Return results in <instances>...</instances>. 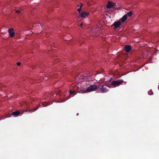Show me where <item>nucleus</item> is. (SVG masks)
<instances>
[{
	"label": "nucleus",
	"instance_id": "a211bd4d",
	"mask_svg": "<svg viewBox=\"0 0 159 159\" xmlns=\"http://www.w3.org/2000/svg\"><path fill=\"white\" fill-rule=\"evenodd\" d=\"M148 93L149 95H152L153 94V92L151 91H148Z\"/></svg>",
	"mask_w": 159,
	"mask_h": 159
},
{
	"label": "nucleus",
	"instance_id": "5701e85b",
	"mask_svg": "<svg viewBox=\"0 0 159 159\" xmlns=\"http://www.w3.org/2000/svg\"><path fill=\"white\" fill-rule=\"evenodd\" d=\"M55 95V93L53 95V96L54 97V96Z\"/></svg>",
	"mask_w": 159,
	"mask_h": 159
},
{
	"label": "nucleus",
	"instance_id": "7ed1b4c3",
	"mask_svg": "<svg viewBox=\"0 0 159 159\" xmlns=\"http://www.w3.org/2000/svg\"><path fill=\"white\" fill-rule=\"evenodd\" d=\"M97 86L96 85H91L87 89L86 91L87 92L94 91L97 89Z\"/></svg>",
	"mask_w": 159,
	"mask_h": 159
},
{
	"label": "nucleus",
	"instance_id": "f03ea898",
	"mask_svg": "<svg viewBox=\"0 0 159 159\" xmlns=\"http://www.w3.org/2000/svg\"><path fill=\"white\" fill-rule=\"evenodd\" d=\"M99 87L100 90L101 92L102 93H106L109 90V89L103 85V84H100Z\"/></svg>",
	"mask_w": 159,
	"mask_h": 159
},
{
	"label": "nucleus",
	"instance_id": "ddd939ff",
	"mask_svg": "<svg viewBox=\"0 0 159 159\" xmlns=\"http://www.w3.org/2000/svg\"><path fill=\"white\" fill-rule=\"evenodd\" d=\"M42 105L44 107H46L49 105V103L46 102H43L42 103Z\"/></svg>",
	"mask_w": 159,
	"mask_h": 159
},
{
	"label": "nucleus",
	"instance_id": "4468645a",
	"mask_svg": "<svg viewBox=\"0 0 159 159\" xmlns=\"http://www.w3.org/2000/svg\"><path fill=\"white\" fill-rule=\"evenodd\" d=\"M69 92L70 94L75 95L76 94V92L75 91L70 90Z\"/></svg>",
	"mask_w": 159,
	"mask_h": 159
},
{
	"label": "nucleus",
	"instance_id": "412c9836",
	"mask_svg": "<svg viewBox=\"0 0 159 159\" xmlns=\"http://www.w3.org/2000/svg\"><path fill=\"white\" fill-rule=\"evenodd\" d=\"M45 80H47L48 79V78L47 77H46V78H44Z\"/></svg>",
	"mask_w": 159,
	"mask_h": 159
},
{
	"label": "nucleus",
	"instance_id": "aec40b11",
	"mask_svg": "<svg viewBox=\"0 0 159 159\" xmlns=\"http://www.w3.org/2000/svg\"><path fill=\"white\" fill-rule=\"evenodd\" d=\"M83 23H81L80 25V27H82V26H83Z\"/></svg>",
	"mask_w": 159,
	"mask_h": 159
},
{
	"label": "nucleus",
	"instance_id": "2eb2a0df",
	"mask_svg": "<svg viewBox=\"0 0 159 159\" xmlns=\"http://www.w3.org/2000/svg\"><path fill=\"white\" fill-rule=\"evenodd\" d=\"M133 14V12L132 11H130L129 12H128L127 13V14L126 15L127 16H131Z\"/></svg>",
	"mask_w": 159,
	"mask_h": 159
},
{
	"label": "nucleus",
	"instance_id": "6ab92c4d",
	"mask_svg": "<svg viewBox=\"0 0 159 159\" xmlns=\"http://www.w3.org/2000/svg\"><path fill=\"white\" fill-rule=\"evenodd\" d=\"M16 64L18 66H20L21 65V63L20 62H17Z\"/></svg>",
	"mask_w": 159,
	"mask_h": 159
},
{
	"label": "nucleus",
	"instance_id": "423d86ee",
	"mask_svg": "<svg viewBox=\"0 0 159 159\" xmlns=\"http://www.w3.org/2000/svg\"><path fill=\"white\" fill-rule=\"evenodd\" d=\"M112 78H111V79L109 80V81H106L104 83V85L105 86L108 87L109 88H112V85L111 84V83L110 84V82Z\"/></svg>",
	"mask_w": 159,
	"mask_h": 159
},
{
	"label": "nucleus",
	"instance_id": "1a4fd4ad",
	"mask_svg": "<svg viewBox=\"0 0 159 159\" xmlns=\"http://www.w3.org/2000/svg\"><path fill=\"white\" fill-rule=\"evenodd\" d=\"M131 49V48L130 45H126L125 46L124 49L126 52H129Z\"/></svg>",
	"mask_w": 159,
	"mask_h": 159
},
{
	"label": "nucleus",
	"instance_id": "6e6552de",
	"mask_svg": "<svg viewBox=\"0 0 159 159\" xmlns=\"http://www.w3.org/2000/svg\"><path fill=\"white\" fill-rule=\"evenodd\" d=\"M41 105H39L38 106L34 107V108L32 110H30L29 109H26L25 111H24V112L25 111H26V112H27V111L30 112V111H32L33 112L35 111L38 109L39 108V107H41Z\"/></svg>",
	"mask_w": 159,
	"mask_h": 159
},
{
	"label": "nucleus",
	"instance_id": "9d476101",
	"mask_svg": "<svg viewBox=\"0 0 159 159\" xmlns=\"http://www.w3.org/2000/svg\"><path fill=\"white\" fill-rule=\"evenodd\" d=\"M89 13L87 12H83L80 14V16L83 18H85L88 16Z\"/></svg>",
	"mask_w": 159,
	"mask_h": 159
},
{
	"label": "nucleus",
	"instance_id": "f8f14e48",
	"mask_svg": "<svg viewBox=\"0 0 159 159\" xmlns=\"http://www.w3.org/2000/svg\"><path fill=\"white\" fill-rule=\"evenodd\" d=\"M127 18V15H125L121 19V20L122 22H124L126 20Z\"/></svg>",
	"mask_w": 159,
	"mask_h": 159
},
{
	"label": "nucleus",
	"instance_id": "20e7f679",
	"mask_svg": "<svg viewBox=\"0 0 159 159\" xmlns=\"http://www.w3.org/2000/svg\"><path fill=\"white\" fill-rule=\"evenodd\" d=\"M121 25V22L120 21L115 22L113 24H112L111 26H114V29H116L119 27Z\"/></svg>",
	"mask_w": 159,
	"mask_h": 159
},
{
	"label": "nucleus",
	"instance_id": "f257e3e1",
	"mask_svg": "<svg viewBox=\"0 0 159 159\" xmlns=\"http://www.w3.org/2000/svg\"><path fill=\"white\" fill-rule=\"evenodd\" d=\"M124 81L122 80H119L117 81H113L111 82V84L112 85V88L118 86L122 84Z\"/></svg>",
	"mask_w": 159,
	"mask_h": 159
},
{
	"label": "nucleus",
	"instance_id": "9b49d317",
	"mask_svg": "<svg viewBox=\"0 0 159 159\" xmlns=\"http://www.w3.org/2000/svg\"><path fill=\"white\" fill-rule=\"evenodd\" d=\"M20 114V113L18 111H16L12 112L11 113L12 115L14 116H18Z\"/></svg>",
	"mask_w": 159,
	"mask_h": 159
},
{
	"label": "nucleus",
	"instance_id": "39448f33",
	"mask_svg": "<svg viewBox=\"0 0 159 159\" xmlns=\"http://www.w3.org/2000/svg\"><path fill=\"white\" fill-rule=\"evenodd\" d=\"M116 6V3H111V2L109 1L106 7L104 8V9H106L107 8H111Z\"/></svg>",
	"mask_w": 159,
	"mask_h": 159
},
{
	"label": "nucleus",
	"instance_id": "4be33fe9",
	"mask_svg": "<svg viewBox=\"0 0 159 159\" xmlns=\"http://www.w3.org/2000/svg\"><path fill=\"white\" fill-rule=\"evenodd\" d=\"M152 57H150L149 59V61H151L152 60Z\"/></svg>",
	"mask_w": 159,
	"mask_h": 159
},
{
	"label": "nucleus",
	"instance_id": "dca6fc26",
	"mask_svg": "<svg viewBox=\"0 0 159 159\" xmlns=\"http://www.w3.org/2000/svg\"><path fill=\"white\" fill-rule=\"evenodd\" d=\"M22 11V9H20L19 8L16 9V12L17 13H20L21 12V11Z\"/></svg>",
	"mask_w": 159,
	"mask_h": 159
},
{
	"label": "nucleus",
	"instance_id": "b1692460",
	"mask_svg": "<svg viewBox=\"0 0 159 159\" xmlns=\"http://www.w3.org/2000/svg\"><path fill=\"white\" fill-rule=\"evenodd\" d=\"M0 120H1V119H0Z\"/></svg>",
	"mask_w": 159,
	"mask_h": 159
},
{
	"label": "nucleus",
	"instance_id": "f3484780",
	"mask_svg": "<svg viewBox=\"0 0 159 159\" xmlns=\"http://www.w3.org/2000/svg\"><path fill=\"white\" fill-rule=\"evenodd\" d=\"M80 4L81 5L80 6V7L77 9V11L79 12H80L81 11V8L83 6V5L82 4L80 3Z\"/></svg>",
	"mask_w": 159,
	"mask_h": 159
},
{
	"label": "nucleus",
	"instance_id": "0eeeda50",
	"mask_svg": "<svg viewBox=\"0 0 159 159\" xmlns=\"http://www.w3.org/2000/svg\"><path fill=\"white\" fill-rule=\"evenodd\" d=\"M13 29H9L8 30V33L11 37H13L15 35V33L13 31Z\"/></svg>",
	"mask_w": 159,
	"mask_h": 159
}]
</instances>
